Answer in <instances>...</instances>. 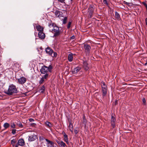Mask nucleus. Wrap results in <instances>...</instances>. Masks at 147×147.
I'll return each mask as SVG.
<instances>
[{
	"label": "nucleus",
	"instance_id": "obj_1",
	"mask_svg": "<svg viewBox=\"0 0 147 147\" xmlns=\"http://www.w3.org/2000/svg\"><path fill=\"white\" fill-rule=\"evenodd\" d=\"M18 92L16 86L13 84L9 85L8 90L6 92V94L11 95Z\"/></svg>",
	"mask_w": 147,
	"mask_h": 147
},
{
	"label": "nucleus",
	"instance_id": "obj_2",
	"mask_svg": "<svg viewBox=\"0 0 147 147\" xmlns=\"http://www.w3.org/2000/svg\"><path fill=\"white\" fill-rule=\"evenodd\" d=\"M52 30L53 33L54 34V36H58L60 34L59 28L56 25L53 26V28L52 29Z\"/></svg>",
	"mask_w": 147,
	"mask_h": 147
},
{
	"label": "nucleus",
	"instance_id": "obj_3",
	"mask_svg": "<svg viewBox=\"0 0 147 147\" xmlns=\"http://www.w3.org/2000/svg\"><path fill=\"white\" fill-rule=\"evenodd\" d=\"M51 69L49 67L45 66H43L40 70V71L41 73L43 74H47L48 71H51Z\"/></svg>",
	"mask_w": 147,
	"mask_h": 147
},
{
	"label": "nucleus",
	"instance_id": "obj_4",
	"mask_svg": "<svg viewBox=\"0 0 147 147\" xmlns=\"http://www.w3.org/2000/svg\"><path fill=\"white\" fill-rule=\"evenodd\" d=\"M94 6L90 5L88 9V15L90 18L92 17V13L94 10Z\"/></svg>",
	"mask_w": 147,
	"mask_h": 147
},
{
	"label": "nucleus",
	"instance_id": "obj_5",
	"mask_svg": "<svg viewBox=\"0 0 147 147\" xmlns=\"http://www.w3.org/2000/svg\"><path fill=\"white\" fill-rule=\"evenodd\" d=\"M18 82L21 84L23 85L26 81V79L24 77H22L17 79Z\"/></svg>",
	"mask_w": 147,
	"mask_h": 147
},
{
	"label": "nucleus",
	"instance_id": "obj_6",
	"mask_svg": "<svg viewBox=\"0 0 147 147\" xmlns=\"http://www.w3.org/2000/svg\"><path fill=\"white\" fill-rule=\"evenodd\" d=\"M84 49L86 53V54H89L90 51L91 47L88 44H84Z\"/></svg>",
	"mask_w": 147,
	"mask_h": 147
},
{
	"label": "nucleus",
	"instance_id": "obj_7",
	"mask_svg": "<svg viewBox=\"0 0 147 147\" xmlns=\"http://www.w3.org/2000/svg\"><path fill=\"white\" fill-rule=\"evenodd\" d=\"M25 145V142L23 139L19 140L17 143L15 145V147H18V146H23Z\"/></svg>",
	"mask_w": 147,
	"mask_h": 147
},
{
	"label": "nucleus",
	"instance_id": "obj_8",
	"mask_svg": "<svg viewBox=\"0 0 147 147\" xmlns=\"http://www.w3.org/2000/svg\"><path fill=\"white\" fill-rule=\"evenodd\" d=\"M37 136L34 134H33L29 136L28 140L32 142L35 140Z\"/></svg>",
	"mask_w": 147,
	"mask_h": 147
},
{
	"label": "nucleus",
	"instance_id": "obj_9",
	"mask_svg": "<svg viewBox=\"0 0 147 147\" xmlns=\"http://www.w3.org/2000/svg\"><path fill=\"white\" fill-rule=\"evenodd\" d=\"M48 74H46L43 77L40 78V80L39 81V83L40 84H42L45 81V79H47L48 77Z\"/></svg>",
	"mask_w": 147,
	"mask_h": 147
},
{
	"label": "nucleus",
	"instance_id": "obj_10",
	"mask_svg": "<svg viewBox=\"0 0 147 147\" xmlns=\"http://www.w3.org/2000/svg\"><path fill=\"white\" fill-rule=\"evenodd\" d=\"M57 143L58 144L60 147H67L65 143L62 140L57 141Z\"/></svg>",
	"mask_w": 147,
	"mask_h": 147
},
{
	"label": "nucleus",
	"instance_id": "obj_11",
	"mask_svg": "<svg viewBox=\"0 0 147 147\" xmlns=\"http://www.w3.org/2000/svg\"><path fill=\"white\" fill-rule=\"evenodd\" d=\"M45 51L46 53L49 55H51L52 53H53V50L50 47H48L45 49Z\"/></svg>",
	"mask_w": 147,
	"mask_h": 147
},
{
	"label": "nucleus",
	"instance_id": "obj_12",
	"mask_svg": "<svg viewBox=\"0 0 147 147\" xmlns=\"http://www.w3.org/2000/svg\"><path fill=\"white\" fill-rule=\"evenodd\" d=\"M38 36L39 38L41 39H44L45 37V34L42 32H39L38 33Z\"/></svg>",
	"mask_w": 147,
	"mask_h": 147
},
{
	"label": "nucleus",
	"instance_id": "obj_13",
	"mask_svg": "<svg viewBox=\"0 0 147 147\" xmlns=\"http://www.w3.org/2000/svg\"><path fill=\"white\" fill-rule=\"evenodd\" d=\"M116 119L115 117L112 116L111 118V122L112 126L114 127L115 126Z\"/></svg>",
	"mask_w": 147,
	"mask_h": 147
},
{
	"label": "nucleus",
	"instance_id": "obj_14",
	"mask_svg": "<svg viewBox=\"0 0 147 147\" xmlns=\"http://www.w3.org/2000/svg\"><path fill=\"white\" fill-rule=\"evenodd\" d=\"M81 68L80 67H77L74 69L72 71L73 74L77 73L80 70Z\"/></svg>",
	"mask_w": 147,
	"mask_h": 147
},
{
	"label": "nucleus",
	"instance_id": "obj_15",
	"mask_svg": "<svg viewBox=\"0 0 147 147\" xmlns=\"http://www.w3.org/2000/svg\"><path fill=\"white\" fill-rule=\"evenodd\" d=\"M36 30L39 31V32H42L43 31L44 28L43 27L39 25L36 26Z\"/></svg>",
	"mask_w": 147,
	"mask_h": 147
},
{
	"label": "nucleus",
	"instance_id": "obj_16",
	"mask_svg": "<svg viewBox=\"0 0 147 147\" xmlns=\"http://www.w3.org/2000/svg\"><path fill=\"white\" fill-rule=\"evenodd\" d=\"M83 67L84 69L86 70H87L89 68L88 66V64L86 61H84L83 62Z\"/></svg>",
	"mask_w": 147,
	"mask_h": 147
},
{
	"label": "nucleus",
	"instance_id": "obj_17",
	"mask_svg": "<svg viewBox=\"0 0 147 147\" xmlns=\"http://www.w3.org/2000/svg\"><path fill=\"white\" fill-rule=\"evenodd\" d=\"M45 140L47 142V144L49 145L48 146H50L51 147L52 146H53V147H54V143L50 141L47 139H45Z\"/></svg>",
	"mask_w": 147,
	"mask_h": 147
},
{
	"label": "nucleus",
	"instance_id": "obj_18",
	"mask_svg": "<svg viewBox=\"0 0 147 147\" xmlns=\"http://www.w3.org/2000/svg\"><path fill=\"white\" fill-rule=\"evenodd\" d=\"M63 4L62 5L61 4L58 3L57 4V6L58 7V8L60 10H63Z\"/></svg>",
	"mask_w": 147,
	"mask_h": 147
},
{
	"label": "nucleus",
	"instance_id": "obj_19",
	"mask_svg": "<svg viewBox=\"0 0 147 147\" xmlns=\"http://www.w3.org/2000/svg\"><path fill=\"white\" fill-rule=\"evenodd\" d=\"M69 129L70 131L72 132H73V125L71 122H69Z\"/></svg>",
	"mask_w": 147,
	"mask_h": 147
},
{
	"label": "nucleus",
	"instance_id": "obj_20",
	"mask_svg": "<svg viewBox=\"0 0 147 147\" xmlns=\"http://www.w3.org/2000/svg\"><path fill=\"white\" fill-rule=\"evenodd\" d=\"M64 141L66 142L67 144H68L69 143V141L67 135L64 133Z\"/></svg>",
	"mask_w": 147,
	"mask_h": 147
},
{
	"label": "nucleus",
	"instance_id": "obj_21",
	"mask_svg": "<svg viewBox=\"0 0 147 147\" xmlns=\"http://www.w3.org/2000/svg\"><path fill=\"white\" fill-rule=\"evenodd\" d=\"M73 54L71 53L69 54L68 56V60L69 61L71 62L73 61Z\"/></svg>",
	"mask_w": 147,
	"mask_h": 147
},
{
	"label": "nucleus",
	"instance_id": "obj_22",
	"mask_svg": "<svg viewBox=\"0 0 147 147\" xmlns=\"http://www.w3.org/2000/svg\"><path fill=\"white\" fill-rule=\"evenodd\" d=\"M45 90V87L44 86H43L40 89L38 90V91L40 92L43 93Z\"/></svg>",
	"mask_w": 147,
	"mask_h": 147
},
{
	"label": "nucleus",
	"instance_id": "obj_23",
	"mask_svg": "<svg viewBox=\"0 0 147 147\" xmlns=\"http://www.w3.org/2000/svg\"><path fill=\"white\" fill-rule=\"evenodd\" d=\"M45 124L46 126L49 128H50L52 127V124L49 121H46L45 122Z\"/></svg>",
	"mask_w": 147,
	"mask_h": 147
},
{
	"label": "nucleus",
	"instance_id": "obj_24",
	"mask_svg": "<svg viewBox=\"0 0 147 147\" xmlns=\"http://www.w3.org/2000/svg\"><path fill=\"white\" fill-rule=\"evenodd\" d=\"M102 96L103 97L106 95L107 92V89H102Z\"/></svg>",
	"mask_w": 147,
	"mask_h": 147
},
{
	"label": "nucleus",
	"instance_id": "obj_25",
	"mask_svg": "<svg viewBox=\"0 0 147 147\" xmlns=\"http://www.w3.org/2000/svg\"><path fill=\"white\" fill-rule=\"evenodd\" d=\"M9 124L7 123H5L3 125V127L5 129L9 127Z\"/></svg>",
	"mask_w": 147,
	"mask_h": 147
},
{
	"label": "nucleus",
	"instance_id": "obj_26",
	"mask_svg": "<svg viewBox=\"0 0 147 147\" xmlns=\"http://www.w3.org/2000/svg\"><path fill=\"white\" fill-rule=\"evenodd\" d=\"M115 18L117 19H119L120 18V16L119 15L118 13L117 12V11H116L115 12Z\"/></svg>",
	"mask_w": 147,
	"mask_h": 147
},
{
	"label": "nucleus",
	"instance_id": "obj_27",
	"mask_svg": "<svg viewBox=\"0 0 147 147\" xmlns=\"http://www.w3.org/2000/svg\"><path fill=\"white\" fill-rule=\"evenodd\" d=\"M16 142V140L15 139H13L11 141V144L13 146H15V144Z\"/></svg>",
	"mask_w": 147,
	"mask_h": 147
},
{
	"label": "nucleus",
	"instance_id": "obj_28",
	"mask_svg": "<svg viewBox=\"0 0 147 147\" xmlns=\"http://www.w3.org/2000/svg\"><path fill=\"white\" fill-rule=\"evenodd\" d=\"M55 13L56 16L59 17L60 15V13L59 11H56L55 12Z\"/></svg>",
	"mask_w": 147,
	"mask_h": 147
},
{
	"label": "nucleus",
	"instance_id": "obj_29",
	"mask_svg": "<svg viewBox=\"0 0 147 147\" xmlns=\"http://www.w3.org/2000/svg\"><path fill=\"white\" fill-rule=\"evenodd\" d=\"M65 0H58V1L61 3L63 4V5H65Z\"/></svg>",
	"mask_w": 147,
	"mask_h": 147
},
{
	"label": "nucleus",
	"instance_id": "obj_30",
	"mask_svg": "<svg viewBox=\"0 0 147 147\" xmlns=\"http://www.w3.org/2000/svg\"><path fill=\"white\" fill-rule=\"evenodd\" d=\"M67 18L66 17H65L63 19V23L64 24H65L67 22Z\"/></svg>",
	"mask_w": 147,
	"mask_h": 147
},
{
	"label": "nucleus",
	"instance_id": "obj_31",
	"mask_svg": "<svg viewBox=\"0 0 147 147\" xmlns=\"http://www.w3.org/2000/svg\"><path fill=\"white\" fill-rule=\"evenodd\" d=\"M57 55V54L56 52H53V53H52L51 55V56L52 57H56Z\"/></svg>",
	"mask_w": 147,
	"mask_h": 147
},
{
	"label": "nucleus",
	"instance_id": "obj_32",
	"mask_svg": "<svg viewBox=\"0 0 147 147\" xmlns=\"http://www.w3.org/2000/svg\"><path fill=\"white\" fill-rule=\"evenodd\" d=\"M55 26V24H54L53 23H50V24H49V27L50 28H53V26Z\"/></svg>",
	"mask_w": 147,
	"mask_h": 147
},
{
	"label": "nucleus",
	"instance_id": "obj_33",
	"mask_svg": "<svg viewBox=\"0 0 147 147\" xmlns=\"http://www.w3.org/2000/svg\"><path fill=\"white\" fill-rule=\"evenodd\" d=\"M109 0H103V2L105 4L107 5H108V1Z\"/></svg>",
	"mask_w": 147,
	"mask_h": 147
},
{
	"label": "nucleus",
	"instance_id": "obj_34",
	"mask_svg": "<svg viewBox=\"0 0 147 147\" xmlns=\"http://www.w3.org/2000/svg\"><path fill=\"white\" fill-rule=\"evenodd\" d=\"M39 139L40 141H43L45 139V138L42 136H40L39 137Z\"/></svg>",
	"mask_w": 147,
	"mask_h": 147
},
{
	"label": "nucleus",
	"instance_id": "obj_35",
	"mask_svg": "<svg viewBox=\"0 0 147 147\" xmlns=\"http://www.w3.org/2000/svg\"><path fill=\"white\" fill-rule=\"evenodd\" d=\"M83 123H86V120L85 119V116H84L83 117Z\"/></svg>",
	"mask_w": 147,
	"mask_h": 147
},
{
	"label": "nucleus",
	"instance_id": "obj_36",
	"mask_svg": "<svg viewBox=\"0 0 147 147\" xmlns=\"http://www.w3.org/2000/svg\"><path fill=\"white\" fill-rule=\"evenodd\" d=\"M123 3L128 5H130L131 4V3H130L127 2L125 1H123Z\"/></svg>",
	"mask_w": 147,
	"mask_h": 147
},
{
	"label": "nucleus",
	"instance_id": "obj_37",
	"mask_svg": "<svg viewBox=\"0 0 147 147\" xmlns=\"http://www.w3.org/2000/svg\"><path fill=\"white\" fill-rule=\"evenodd\" d=\"M142 102L143 103V104L144 105H146V100L145 98H143L142 99Z\"/></svg>",
	"mask_w": 147,
	"mask_h": 147
},
{
	"label": "nucleus",
	"instance_id": "obj_38",
	"mask_svg": "<svg viewBox=\"0 0 147 147\" xmlns=\"http://www.w3.org/2000/svg\"><path fill=\"white\" fill-rule=\"evenodd\" d=\"M101 85L102 87L105 86H106L105 85V82H101Z\"/></svg>",
	"mask_w": 147,
	"mask_h": 147
},
{
	"label": "nucleus",
	"instance_id": "obj_39",
	"mask_svg": "<svg viewBox=\"0 0 147 147\" xmlns=\"http://www.w3.org/2000/svg\"><path fill=\"white\" fill-rule=\"evenodd\" d=\"M16 129H13L12 131V133L13 134H15L16 133Z\"/></svg>",
	"mask_w": 147,
	"mask_h": 147
},
{
	"label": "nucleus",
	"instance_id": "obj_40",
	"mask_svg": "<svg viewBox=\"0 0 147 147\" xmlns=\"http://www.w3.org/2000/svg\"><path fill=\"white\" fill-rule=\"evenodd\" d=\"M11 127L12 128H15V125L14 123H13L11 124Z\"/></svg>",
	"mask_w": 147,
	"mask_h": 147
},
{
	"label": "nucleus",
	"instance_id": "obj_41",
	"mask_svg": "<svg viewBox=\"0 0 147 147\" xmlns=\"http://www.w3.org/2000/svg\"><path fill=\"white\" fill-rule=\"evenodd\" d=\"M71 24V22H69L68 23V25L67 26V28H69L70 27V25Z\"/></svg>",
	"mask_w": 147,
	"mask_h": 147
},
{
	"label": "nucleus",
	"instance_id": "obj_42",
	"mask_svg": "<svg viewBox=\"0 0 147 147\" xmlns=\"http://www.w3.org/2000/svg\"><path fill=\"white\" fill-rule=\"evenodd\" d=\"M74 132L76 134H77L78 132V129H75L74 130Z\"/></svg>",
	"mask_w": 147,
	"mask_h": 147
},
{
	"label": "nucleus",
	"instance_id": "obj_43",
	"mask_svg": "<svg viewBox=\"0 0 147 147\" xmlns=\"http://www.w3.org/2000/svg\"><path fill=\"white\" fill-rule=\"evenodd\" d=\"M30 125L32 126H35L36 124L34 123H31L30 124Z\"/></svg>",
	"mask_w": 147,
	"mask_h": 147
},
{
	"label": "nucleus",
	"instance_id": "obj_44",
	"mask_svg": "<svg viewBox=\"0 0 147 147\" xmlns=\"http://www.w3.org/2000/svg\"><path fill=\"white\" fill-rule=\"evenodd\" d=\"M29 121L30 122H32L34 121V120L32 118H30L29 119Z\"/></svg>",
	"mask_w": 147,
	"mask_h": 147
},
{
	"label": "nucleus",
	"instance_id": "obj_45",
	"mask_svg": "<svg viewBox=\"0 0 147 147\" xmlns=\"http://www.w3.org/2000/svg\"><path fill=\"white\" fill-rule=\"evenodd\" d=\"M18 126L20 127H23V125H22V124L20 123H19V124H18Z\"/></svg>",
	"mask_w": 147,
	"mask_h": 147
},
{
	"label": "nucleus",
	"instance_id": "obj_46",
	"mask_svg": "<svg viewBox=\"0 0 147 147\" xmlns=\"http://www.w3.org/2000/svg\"><path fill=\"white\" fill-rule=\"evenodd\" d=\"M103 86L102 87V89H107V86Z\"/></svg>",
	"mask_w": 147,
	"mask_h": 147
},
{
	"label": "nucleus",
	"instance_id": "obj_47",
	"mask_svg": "<svg viewBox=\"0 0 147 147\" xmlns=\"http://www.w3.org/2000/svg\"><path fill=\"white\" fill-rule=\"evenodd\" d=\"M143 4L144 5V6L146 7V9L147 10V5L146 4V3L145 2H143Z\"/></svg>",
	"mask_w": 147,
	"mask_h": 147
},
{
	"label": "nucleus",
	"instance_id": "obj_48",
	"mask_svg": "<svg viewBox=\"0 0 147 147\" xmlns=\"http://www.w3.org/2000/svg\"><path fill=\"white\" fill-rule=\"evenodd\" d=\"M71 38L72 39H74L75 38V36H73L71 37Z\"/></svg>",
	"mask_w": 147,
	"mask_h": 147
},
{
	"label": "nucleus",
	"instance_id": "obj_49",
	"mask_svg": "<svg viewBox=\"0 0 147 147\" xmlns=\"http://www.w3.org/2000/svg\"><path fill=\"white\" fill-rule=\"evenodd\" d=\"M44 142H42V143H41V146H42L43 145H44L45 146V144H44Z\"/></svg>",
	"mask_w": 147,
	"mask_h": 147
},
{
	"label": "nucleus",
	"instance_id": "obj_50",
	"mask_svg": "<svg viewBox=\"0 0 147 147\" xmlns=\"http://www.w3.org/2000/svg\"><path fill=\"white\" fill-rule=\"evenodd\" d=\"M146 25H147V18L146 19Z\"/></svg>",
	"mask_w": 147,
	"mask_h": 147
},
{
	"label": "nucleus",
	"instance_id": "obj_51",
	"mask_svg": "<svg viewBox=\"0 0 147 147\" xmlns=\"http://www.w3.org/2000/svg\"><path fill=\"white\" fill-rule=\"evenodd\" d=\"M144 65L146 66L147 65V61L146 63H145L144 64Z\"/></svg>",
	"mask_w": 147,
	"mask_h": 147
},
{
	"label": "nucleus",
	"instance_id": "obj_52",
	"mask_svg": "<svg viewBox=\"0 0 147 147\" xmlns=\"http://www.w3.org/2000/svg\"><path fill=\"white\" fill-rule=\"evenodd\" d=\"M116 102H117V101H115V105H116Z\"/></svg>",
	"mask_w": 147,
	"mask_h": 147
}]
</instances>
